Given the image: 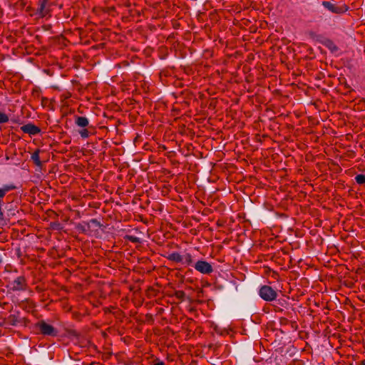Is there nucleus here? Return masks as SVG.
<instances>
[{
  "label": "nucleus",
  "instance_id": "nucleus-1",
  "mask_svg": "<svg viewBox=\"0 0 365 365\" xmlns=\"http://www.w3.org/2000/svg\"><path fill=\"white\" fill-rule=\"evenodd\" d=\"M259 295L267 302H272L277 297V293L271 287L264 285L259 290Z\"/></svg>",
  "mask_w": 365,
  "mask_h": 365
},
{
  "label": "nucleus",
  "instance_id": "nucleus-2",
  "mask_svg": "<svg viewBox=\"0 0 365 365\" xmlns=\"http://www.w3.org/2000/svg\"><path fill=\"white\" fill-rule=\"evenodd\" d=\"M9 287L14 292L24 291L27 288L26 279L24 276H19L9 283Z\"/></svg>",
  "mask_w": 365,
  "mask_h": 365
},
{
  "label": "nucleus",
  "instance_id": "nucleus-3",
  "mask_svg": "<svg viewBox=\"0 0 365 365\" xmlns=\"http://www.w3.org/2000/svg\"><path fill=\"white\" fill-rule=\"evenodd\" d=\"M36 326L40 332L43 335L54 336L58 334L57 330L53 326L47 324L44 321L38 322Z\"/></svg>",
  "mask_w": 365,
  "mask_h": 365
},
{
  "label": "nucleus",
  "instance_id": "nucleus-4",
  "mask_svg": "<svg viewBox=\"0 0 365 365\" xmlns=\"http://www.w3.org/2000/svg\"><path fill=\"white\" fill-rule=\"evenodd\" d=\"M194 267L197 272L203 274H210L213 272L212 264L205 260L197 261L194 264Z\"/></svg>",
  "mask_w": 365,
  "mask_h": 365
},
{
  "label": "nucleus",
  "instance_id": "nucleus-5",
  "mask_svg": "<svg viewBox=\"0 0 365 365\" xmlns=\"http://www.w3.org/2000/svg\"><path fill=\"white\" fill-rule=\"evenodd\" d=\"M51 11V4L48 0H41L39 4V6L37 10V14L39 17L43 18L46 16H50Z\"/></svg>",
  "mask_w": 365,
  "mask_h": 365
},
{
  "label": "nucleus",
  "instance_id": "nucleus-6",
  "mask_svg": "<svg viewBox=\"0 0 365 365\" xmlns=\"http://www.w3.org/2000/svg\"><path fill=\"white\" fill-rule=\"evenodd\" d=\"M101 227L100 222L96 219H92L83 225H80L78 228L84 233H88L91 228L98 229Z\"/></svg>",
  "mask_w": 365,
  "mask_h": 365
},
{
  "label": "nucleus",
  "instance_id": "nucleus-7",
  "mask_svg": "<svg viewBox=\"0 0 365 365\" xmlns=\"http://www.w3.org/2000/svg\"><path fill=\"white\" fill-rule=\"evenodd\" d=\"M21 130L24 133H28L31 135H37L41 132V130L38 127L31 123H28L21 126Z\"/></svg>",
  "mask_w": 365,
  "mask_h": 365
},
{
  "label": "nucleus",
  "instance_id": "nucleus-8",
  "mask_svg": "<svg viewBox=\"0 0 365 365\" xmlns=\"http://www.w3.org/2000/svg\"><path fill=\"white\" fill-rule=\"evenodd\" d=\"M322 5L324 8L334 14H342L346 11V9H344L342 7L338 6L330 1H323Z\"/></svg>",
  "mask_w": 365,
  "mask_h": 365
},
{
  "label": "nucleus",
  "instance_id": "nucleus-9",
  "mask_svg": "<svg viewBox=\"0 0 365 365\" xmlns=\"http://www.w3.org/2000/svg\"><path fill=\"white\" fill-rule=\"evenodd\" d=\"M15 189L16 186L13 184L4 185L1 187H0V204L3 203V200L6 193Z\"/></svg>",
  "mask_w": 365,
  "mask_h": 365
},
{
  "label": "nucleus",
  "instance_id": "nucleus-10",
  "mask_svg": "<svg viewBox=\"0 0 365 365\" xmlns=\"http://www.w3.org/2000/svg\"><path fill=\"white\" fill-rule=\"evenodd\" d=\"M194 259L192 255L189 252H185L182 255V264L185 266H194Z\"/></svg>",
  "mask_w": 365,
  "mask_h": 365
},
{
  "label": "nucleus",
  "instance_id": "nucleus-11",
  "mask_svg": "<svg viewBox=\"0 0 365 365\" xmlns=\"http://www.w3.org/2000/svg\"><path fill=\"white\" fill-rule=\"evenodd\" d=\"M167 258L170 261L182 264V255H180L179 252H173L169 254L168 255Z\"/></svg>",
  "mask_w": 365,
  "mask_h": 365
},
{
  "label": "nucleus",
  "instance_id": "nucleus-12",
  "mask_svg": "<svg viewBox=\"0 0 365 365\" xmlns=\"http://www.w3.org/2000/svg\"><path fill=\"white\" fill-rule=\"evenodd\" d=\"M89 121L88 119L83 116H78L76 118V124L82 128H86L88 125Z\"/></svg>",
  "mask_w": 365,
  "mask_h": 365
},
{
  "label": "nucleus",
  "instance_id": "nucleus-13",
  "mask_svg": "<svg viewBox=\"0 0 365 365\" xmlns=\"http://www.w3.org/2000/svg\"><path fill=\"white\" fill-rule=\"evenodd\" d=\"M31 159L35 163L36 165H41V160L39 158V151L36 150L31 155Z\"/></svg>",
  "mask_w": 365,
  "mask_h": 365
},
{
  "label": "nucleus",
  "instance_id": "nucleus-14",
  "mask_svg": "<svg viewBox=\"0 0 365 365\" xmlns=\"http://www.w3.org/2000/svg\"><path fill=\"white\" fill-rule=\"evenodd\" d=\"M355 180L359 185H362V184L365 183V175H363V174L357 175L355 177Z\"/></svg>",
  "mask_w": 365,
  "mask_h": 365
},
{
  "label": "nucleus",
  "instance_id": "nucleus-15",
  "mask_svg": "<svg viewBox=\"0 0 365 365\" xmlns=\"http://www.w3.org/2000/svg\"><path fill=\"white\" fill-rule=\"evenodd\" d=\"M9 120V116L6 113L0 111V124L7 123Z\"/></svg>",
  "mask_w": 365,
  "mask_h": 365
},
{
  "label": "nucleus",
  "instance_id": "nucleus-16",
  "mask_svg": "<svg viewBox=\"0 0 365 365\" xmlns=\"http://www.w3.org/2000/svg\"><path fill=\"white\" fill-rule=\"evenodd\" d=\"M326 46L332 51H335L337 50L336 46L331 41H328L326 43Z\"/></svg>",
  "mask_w": 365,
  "mask_h": 365
},
{
  "label": "nucleus",
  "instance_id": "nucleus-17",
  "mask_svg": "<svg viewBox=\"0 0 365 365\" xmlns=\"http://www.w3.org/2000/svg\"><path fill=\"white\" fill-rule=\"evenodd\" d=\"M5 222L4 215L2 210V204H0V225H4Z\"/></svg>",
  "mask_w": 365,
  "mask_h": 365
},
{
  "label": "nucleus",
  "instance_id": "nucleus-18",
  "mask_svg": "<svg viewBox=\"0 0 365 365\" xmlns=\"http://www.w3.org/2000/svg\"><path fill=\"white\" fill-rule=\"evenodd\" d=\"M79 133L83 138H87L89 136V132L86 128L81 130Z\"/></svg>",
  "mask_w": 365,
  "mask_h": 365
},
{
  "label": "nucleus",
  "instance_id": "nucleus-19",
  "mask_svg": "<svg viewBox=\"0 0 365 365\" xmlns=\"http://www.w3.org/2000/svg\"><path fill=\"white\" fill-rule=\"evenodd\" d=\"M154 365H165V363L163 361H158L155 363Z\"/></svg>",
  "mask_w": 365,
  "mask_h": 365
},
{
  "label": "nucleus",
  "instance_id": "nucleus-20",
  "mask_svg": "<svg viewBox=\"0 0 365 365\" xmlns=\"http://www.w3.org/2000/svg\"><path fill=\"white\" fill-rule=\"evenodd\" d=\"M359 365H365V360L361 361V363Z\"/></svg>",
  "mask_w": 365,
  "mask_h": 365
}]
</instances>
